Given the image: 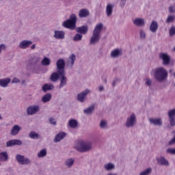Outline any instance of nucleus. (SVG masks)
<instances>
[{"instance_id":"27","label":"nucleus","mask_w":175,"mask_h":175,"mask_svg":"<svg viewBox=\"0 0 175 175\" xmlns=\"http://www.w3.org/2000/svg\"><path fill=\"white\" fill-rule=\"evenodd\" d=\"M51 98H52L51 94L50 93L46 94L42 97L41 102H42V103H47V102H50V100H51Z\"/></svg>"},{"instance_id":"63","label":"nucleus","mask_w":175,"mask_h":175,"mask_svg":"<svg viewBox=\"0 0 175 175\" xmlns=\"http://www.w3.org/2000/svg\"><path fill=\"white\" fill-rule=\"evenodd\" d=\"M2 164L0 163V166H1Z\"/></svg>"},{"instance_id":"46","label":"nucleus","mask_w":175,"mask_h":175,"mask_svg":"<svg viewBox=\"0 0 175 175\" xmlns=\"http://www.w3.org/2000/svg\"><path fill=\"white\" fill-rule=\"evenodd\" d=\"M170 36H174L175 35V27H171V28L170 29Z\"/></svg>"},{"instance_id":"29","label":"nucleus","mask_w":175,"mask_h":175,"mask_svg":"<svg viewBox=\"0 0 175 175\" xmlns=\"http://www.w3.org/2000/svg\"><path fill=\"white\" fill-rule=\"evenodd\" d=\"M133 23L137 27H143L144 25V19L137 18L134 20Z\"/></svg>"},{"instance_id":"19","label":"nucleus","mask_w":175,"mask_h":175,"mask_svg":"<svg viewBox=\"0 0 175 175\" xmlns=\"http://www.w3.org/2000/svg\"><path fill=\"white\" fill-rule=\"evenodd\" d=\"M122 55V51L116 49L111 51V58H118V57H121Z\"/></svg>"},{"instance_id":"33","label":"nucleus","mask_w":175,"mask_h":175,"mask_svg":"<svg viewBox=\"0 0 175 175\" xmlns=\"http://www.w3.org/2000/svg\"><path fill=\"white\" fill-rule=\"evenodd\" d=\"M87 31H88V27L87 26H81L77 29V31L79 33H87Z\"/></svg>"},{"instance_id":"3","label":"nucleus","mask_w":175,"mask_h":175,"mask_svg":"<svg viewBox=\"0 0 175 175\" xmlns=\"http://www.w3.org/2000/svg\"><path fill=\"white\" fill-rule=\"evenodd\" d=\"M76 23H77V16L76 14H72L69 19L62 23V27L68 29H76Z\"/></svg>"},{"instance_id":"49","label":"nucleus","mask_w":175,"mask_h":175,"mask_svg":"<svg viewBox=\"0 0 175 175\" xmlns=\"http://www.w3.org/2000/svg\"><path fill=\"white\" fill-rule=\"evenodd\" d=\"M120 8H124L126 3V0H118Z\"/></svg>"},{"instance_id":"22","label":"nucleus","mask_w":175,"mask_h":175,"mask_svg":"<svg viewBox=\"0 0 175 175\" xmlns=\"http://www.w3.org/2000/svg\"><path fill=\"white\" fill-rule=\"evenodd\" d=\"M75 61H76V55H72L68 59L67 66H69V68H72V66L75 65Z\"/></svg>"},{"instance_id":"41","label":"nucleus","mask_w":175,"mask_h":175,"mask_svg":"<svg viewBox=\"0 0 175 175\" xmlns=\"http://www.w3.org/2000/svg\"><path fill=\"white\" fill-rule=\"evenodd\" d=\"M107 126V121L103 120H101L100 122V127L102 128L103 129H105Z\"/></svg>"},{"instance_id":"4","label":"nucleus","mask_w":175,"mask_h":175,"mask_svg":"<svg viewBox=\"0 0 175 175\" xmlns=\"http://www.w3.org/2000/svg\"><path fill=\"white\" fill-rule=\"evenodd\" d=\"M74 148L79 152H85L88 151V144L84 141H78L75 143Z\"/></svg>"},{"instance_id":"34","label":"nucleus","mask_w":175,"mask_h":175,"mask_svg":"<svg viewBox=\"0 0 175 175\" xmlns=\"http://www.w3.org/2000/svg\"><path fill=\"white\" fill-rule=\"evenodd\" d=\"M29 137H30V139H33L34 140H36L39 138V134H38L35 131H31L29 133Z\"/></svg>"},{"instance_id":"57","label":"nucleus","mask_w":175,"mask_h":175,"mask_svg":"<svg viewBox=\"0 0 175 175\" xmlns=\"http://www.w3.org/2000/svg\"><path fill=\"white\" fill-rule=\"evenodd\" d=\"M113 87H116V81H114L112 83Z\"/></svg>"},{"instance_id":"35","label":"nucleus","mask_w":175,"mask_h":175,"mask_svg":"<svg viewBox=\"0 0 175 175\" xmlns=\"http://www.w3.org/2000/svg\"><path fill=\"white\" fill-rule=\"evenodd\" d=\"M58 72H53L51 75V81H57L58 79H59V75H58Z\"/></svg>"},{"instance_id":"31","label":"nucleus","mask_w":175,"mask_h":175,"mask_svg":"<svg viewBox=\"0 0 175 175\" xmlns=\"http://www.w3.org/2000/svg\"><path fill=\"white\" fill-rule=\"evenodd\" d=\"M51 90H54V85L53 84H45L42 86V91H44V92Z\"/></svg>"},{"instance_id":"2","label":"nucleus","mask_w":175,"mask_h":175,"mask_svg":"<svg viewBox=\"0 0 175 175\" xmlns=\"http://www.w3.org/2000/svg\"><path fill=\"white\" fill-rule=\"evenodd\" d=\"M154 76L157 81L162 83V81H165L167 79V70L163 67H158L154 69Z\"/></svg>"},{"instance_id":"18","label":"nucleus","mask_w":175,"mask_h":175,"mask_svg":"<svg viewBox=\"0 0 175 175\" xmlns=\"http://www.w3.org/2000/svg\"><path fill=\"white\" fill-rule=\"evenodd\" d=\"M12 81V79L10 78H4L0 79V87H2V88H6L9 83Z\"/></svg>"},{"instance_id":"23","label":"nucleus","mask_w":175,"mask_h":175,"mask_svg":"<svg viewBox=\"0 0 175 175\" xmlns=\"http://www.w3.org/2000/svg\"><path fill=\"white\" fill-rule=\"evenodd\" d=\"M9 159V154L8 152L4 151L0 152V162H6Z\"/></svg>"},{"instance_id":"53","label":"nucleus","mask_w":175,"mask_h":175,"mask_svg":"<svg viewBox=\"0 0 175 175\" xmlns=\"http://www.w3.org/2000/svg\"><path fill=\"white\" fill-rule=\"evenodd\" d=\"M92 148V142H88V150Z\"/></svg>"},{"instance_id":"7","label":"nucleus","mask_w":175,"mask_h":175,"mask_svg":"<svg viewBox=\"0 0 175 175\" xmlns=\"http://www.w3.org/2000/svg\"><path fill=\"white\" fill-rule=\"evenodd\" d=\"M136 125V115L132 113L126 121V128H133Z\"/></svg>"},{"instance_id":"60","label":"nucleus","mask_w":175,"mask_h":175,"mask_svg":"<svg viewBox=\"0 0 175 175\" xmlns=\"http://www.w3.org/2000/svg\"><path fill=\"white\" fill-rule=\"evenodd\" d=\"M0 120H2V116L0 115Z\"/></svg>"},{"instance_id":"8","label":"nucleus","mask_w":175,"mask_h":175,"mask_svg":"<svg viewBox=\"0 0 175 175\" xmlns=\"http://www.w3.org/2000/svg\"><path fill=\"white\" fill-rule=\"evenodd\" d=\"M32 41L29 40H23L18 43V47L21 50H27L32 44Z\"/></svg>"},{"instance_id":"59","label":"nucleus","mask_w":175,"mask_h":175,"mask_svg":"<svg viewBox=\"0 0 175 175\" xmlns=\"http://www.w3.org/2000/svg\"><path fill=\"white\" fill-rule=\"evenodd\" d=\"M173 72V70H170V73H172Z\"/></svg>"},{"instance_id":"25","label":"nucleus","mask_w":175,"mask_h":175,"mask_svg":"<svg viewBox=\"0 0 175 175\" xmlns=\"http://www.w3.org/2000/svg\"><path fill=\"white\" fill-rule=\"evenodd\" d=\"M149 122L150 124H152V125H157L158 126H161L162 125V119L158 118V119H152L150 118Z\"/></svg>"},{"instance_id":"58","label":"nucleus","mask_w":175,"mask_h":175,"mask_svg":"<svg viewBox=\"0 0 175 175\" xmlns=\"http://www.w3.org/2000/svg\"><path fill=\"white\" fill-rule=\"evenodd\" d=\"M22 84H25V80H22Z\"/></svg>"},{"instance_id":"48","label":"nucleus","mask_w":175,"mask_h":175,"mask_svg":"<svg viewBox=\"0 0 175 175\" xmlns=\"http://www.w3.org/2000/svg\"><path fill=\"white\" fill-rule=\"evenodd\" d=\"M18 83H21V81L17 77L13 78L12 81V84H18Z\"/></svg>"},{"instance_id":"62","label":"nucleus","mask_w":175,"mask_h":175,"mask_svg":"<svg viewBox=\"0 0 175 175\" xmlns=\"http://www.w3.org/2000/svg\"><path fill=\"white\" fill-rule=\"evenodd\" d=\"M174 77H175V72L174 73Z\"/></svg>"},{"instance_id":"61","label":"nucleus","mask_w":175,"mask_h":175,"mask_svg":"<svg viewBox=\"0 0 175 175\" xmlns=\"http://www.w3.org/2000/svg\"><path fill=\"white\" fill-rule=\"evenodd\" d=\"M1 100H2V98H1V97H0V101H1Z\"/></svg>"},{"instance_id":"17","label":"nucleus","mask_w":175,"mask_h":175,"mask_svg":"<svg viewBox=\"0 0 175 175\" xmlns=\"http://www.w3.org/2000/svg\"><path fill=\"white\" fill-rule=\"evenodd\" d=\"M157 161L159 165H161L162 166H169V161L166 160L165 157L161 156L157 159Z\"/></svg>"},{"instance_id":"32","label":"nucleus","mask_w":175,"mask_h":175,"mask_svg":"<svg viewBox=\"0 0 175 175\" xmlns=\"http://www.w3.org/2000/svg\"><path fill=\"white\" fill-rule=\"evenodd\" d=\"M87 16H88V10L85 9H82L79 10V16L81 18H84V17H87Z\"/></svg>"},{"instance_id":"42","label":"nucleus","mask_w":175,"mask_h":175,"mask_svg":"<svg viewBox=\"0 0 175 175\" xmlns=\"http://www.w3.org/2000/svg\"><path fill=\"white\" fill-rule=\"evenodd\" d=\"M49 124L51 125H57V120L54 118L53 117H51L49 118Z\"/></svg>"},{"instance_id":"16","label":"nucleus","mask_w":175,"mask_h":175,"mask_svg":"<svg viewBox=\"0 0 175 175\" xmlns=\"http://www.w3.org/2000/svg\"><path fill=\"white\" fill-rule=\"evenodd\" d=\"M53 38H55V39H60V40L65 39V32L62 31L55 30L54 31Z\"/></svg>"},{"instance_id":"30","label":"nucleus","mask_w":175,"mask_h":175,"mask_svg":"<svg viewBox=\"0 0 175 175\" xmlns=\"http://www.w3.org/2000/svg\"><path fill=\"white\" fill-rule=\"evenodd\" d=\"M47 155V149L43 148L37 154L38 158H44Z\"/></svg>"},{"instance_id":"10","label":"nucleus","mask_w":175,"mask_h":175,"mask_svg":"<svg viewBox=\"0 0 175 175\" xmlns=\"http://www.w3.org/2000/svg\"><path fill=\"white\" fill-rule=\"evenodd\" d=\"M159 57L163 61V65H169L170 64V56L167 53H161L159 54Z\"/></svg>"},{"instance_id":"45","label":"nucleus","mask_w":175,"mask_h":175,"mask_svg":"<svg viewBox=\"0 0 175 175\" xmlns=\"http://www.w3.org/2000/svg\"><path fill=\"white\" fill-rule=\"evenodd\" d=\"M2 51H6V44H0V54L2 53Z\"/></svg>"},{"instance_id":"44","label":"nucleus","mask_w":175,"mask_h":175,"mask_svg":"<svg viewBox=\"0 0 175 175\" xmlns=\"http://www.w3.org/2000/svg\"><path fill=\"white\" fill-rule=\"evenodd\" d=\"M174 16H169L166 20V22L169 24L170 23H173L174 21Z\"/></svg>"},{"instance_id":"9","label":"nucleus","mask_w":175,"mask_h":175,"mask_svg":"<svg viewBox=\"0 0 175 175\" xmlns=\"http://www.w3.org/2000/svg\"><path fill=\"white\" fill-rule=\"evenodd\" d=\"M59 76L60 77L59 88H64L68 81V78L65 77V71H59Z\"/></svg>"},{"instance_id":"39","label":"nucleus","mask_w":175,"mask_h":175,"mask_svg":"<svg viewBox=\"0 0 175 175\" xmlns=\"http://www.w3.org/2000/svg\"><path fill=\"white\" fill-rule=\"evenodd\" d=\"M169 118H175V109H171L168 111Z\"/></svg>"},{"instance_id":"28","label":"nucleus","mask_w":175,"mask_h":175,"mask_svg":"<svg viewBox=\"0 0 175 175\" xmlns=\"http://www.w3.org/2000/svg\"><path fill=\"white\" fill-rule=\"evenodd\" d=\"M113 8H114V5H113L110 3L107 4V5L106 7V13H107V17H110V16H111V14L113 13Z\"/></svg>"},{"instance_id":"43","label":"nucleus","mask_w":175,"mask_h":175,"mask_svg":"<svg viewBox=\"0 0 175 175\" xmlns=\"http://www.w3.org/2000/svg\"><path fill=\"white\" fill-rule=\"evenodd\" d=\"M166 152L167 154H171V155H175V148H167L166 150Z\"/></svg>"},{"instance_id":"55","label":"nucleus","mask_w":175,"mask_h":175,"mask_svg":"<svg viewBox=\"0 0 175 175\" xmlns=\"http://www.w3.org/2000/svg\"><path fill=\"white\" fill-rule=\"evenodd\" d=\"M105 90V88L103 86H100L99 88V91H103Z\"/></svg>"},{"instance_id":"64","label":"nucleus","mask_w":175,"mask_h":175,"mask_svg":"<svg viewBox=\"0 0 175 175\" xmlns=\"http://www.w3.org/2000/svg\"><path fill=\"white\" fill-rule=\"evenodd\" d=\"M5 1H9V0H5Z\"/></svg>"},{"instance_id":"14","label":"nucleus","mask_w":175,"mask_h":175,"mask_svg":"<svg viewBox=\"0 0 175 175\" xmlns=\"http://www.w3.org/2000/svg\"><path fill=\"white\" fill-rule=\"evenodd\" d=\"M23 142L20 139H12L6 142L8 147H13V146H21Z\"/></svg>"},{"instance_id":"36","label":"nucleus","mask_w":175,"mask_h":175,"mask_svg":"<svg viewBox=\"0 0 175 175\" xmlns=\"http://www.w3.org/2000/svg\"><path fill=\"white\" fill-rule=\"evenodd\" d=\"M96 107V104L94 103L88 107V116H91Z\"/></svg>"},{"instance_id":"1","label":"nucleus","mask_w":175,"mask_h":175,"mask_svg":"<svg viewBox=\"0 0 175 175\" xmlns=\"http://www.w3.org/2000/svg\"><path fill=\"white\" fill-rule=\"evenodd\" d=\"M102 29H103V23L96 25L93 31V34L90 38V44L91 46H95V44H98V43L100 42L101 38L100 32H102Z\"/></svg>"},{"instance_id":"24","label":"nucleus","mask_w":175,"mask_h":175,"mask_svg":"<svg viewBox=\"0 0 175 175\" xmlns=\"http://www.w3.org/2000/svg\"><path fill=\"white\" fill-rule=\"evenodd\" d=\"M65 136H66V133L64 132L59 133L54 139L55 143H58V142H61L62 139H64Z\"/></svg>"},{"instance_id":"47","label":"nucleus","mask_w":175,"mask_h":175,"mask_svg":"<svg viewBox=\"0 0 175 175\" xmlns=\"http://www.w3.org/2000/svg\"><path fill=\"white\" fill-rule=\"evenodd\" d=\"M170 126H175V118H169Z\"/></svg>"},{"instance_id":"50","label":"nucleus","mask_w":175,"mask_h":175,"mask_svg":"<svg viewBox=\"0 0 175 175\" xmlns=\"http://www.w3.org/2000/svg\"><path fill=\"white\" fill-rule=\"evenodd\" d=\"M145 84H146V85H148L150 87L151 84H152V81H151V79H146Z\"/></svg>"},{"instance_id":"12","label":"nucleus","mask_w":175,"mask_h":175,"mask_svg":"<svg viewBox=\"0 0 175 175\" xmlns=\"http://www.w3.org/2000/svg\"><path fill=\"white\" fill-rule=\"evenodd\" d=\"M56 65L58 74H59V72H65V61L64 59H60L57 60Z\"/></svg>"},{"instance_id":"15","label":"nucleus","mask_w":175,"mask_h":175,"mask_svg":"<svg viewBox=\"0 0 175 175\" xmlns=\"http://www.w3.org/2000/svg\"><path fill=\"white\" fill-rule=\"evenodd\" d=\"M73 165H75L74 158H68L64 161V166L67 169H71V167H73Z\"/></svg>"},{"instance_id":"6","label":"nucleus","mask_w":175,"mask_h":175,"mask_svg":"<svg viewBox=\"0 0 175 175\" xmlns=\"http://www.w3.org/2000/svg\"><path fill=\"white\" fill-rule=\"evenodd\" d=\"M39 111H40V106L38 105H29L27 108V113L28 116H33L35 114H38Z\"/></svg>"},{"instance_id":"56","label":"nucleus","mask_w":175,"mask_h":175,"mask_svg":"<svg viewBox=\"0 0 175 175\" xmlns=\"http://www.w3.org/2000/svg\"><path fill=\"white\" fill-rule=\"evenodd\" d=\"M85 114H88V109L84 110Z\"/></svg>"},{"instance_id":"52","label":"nucleus","mask_w":175,"mask_h":175,"mask_svg":"<svg viewBox=\"0 0 175 175\" xmlns=\"http://www.w3.org/2000/svg\"><path fill=\"white\" fill-rule=\"evenodd\" d=\"M140 38L142 39H144L146 38V33L143 30L140 31Z\"/></svg>"},{"instance_id":"51","label":"nucleus","mask_w":175,"mask_h":175,"mask_svg":"<svg viewBox=\"0 0 175 175\" xmlns=\"http://www.w3.org/2000/svg\"><path fill=\"white\" fill-rule=\"evenodd\" d=\"M169 12L170 13H175V7L172 5L170 6Z\"/></svg>"},{"instance_id":"38","label":"nucleus","mask_w":175,"mask_h":175,"mask_svg":"<svg viewBox=\"0 0 175 175\" xmlns=\"http://www.w3.org/2000/svg\"><path fill=\"white\" fill-rule=\"evenodd\" d=\"M83 38V36L81 34L79 33H77L72 38V40H74V42H79V40H81Z\"/></svg>"},{"instance_id":"21","label":"nucleus","mask_w":175,"mask_h":175,"mask_svg":"<svg viewBox=\"0 0 175 175\" xmlns=\"http://www.w3.org/2000/svg\"><path fill=\"white\" fill-rule=\"evenodd\" d=\"M79 125V122L75 119H69L67 126H70V128H72V129H76V127Z\"/></svg>"},{"instance_id":"26","label":"nucleus","mask_w":175,"mask_h":175,"mask_svg":"<svg viewBox=\"0 0 175 175\" xmlns=\"http://www.w3.org/2000/svg\"><path fill=\"white\" fill-rule=\"evenodd\" d=\"M51 64V59L47 57H44L41 60V65L42 66H49Z\"/></svg>"},{"instance_id":"20","label":"nucleus","mask_w":175,"mask_h":175,"mask_svg":"<svg viewBox=\"0 0 175 175\" xmlns=\"http://www.w3.org/2000/svg\"><path fill=\"white\" fill-rule=\"evenodd\" d=\"M158 22L157 21H152L150 25V31L155 33L158 31Z\"/></svg>"},{"instance_id":"5","label":"nucleus","mask_w":175,"mask_h":175,"mask_svg":"<svg viewBox=\"0 0 175 175\" xmlns=\"http://www.w3.org/2000/svg\"><path fill=\"white\" fill-rule=\"evenodd\" d=\"M15 159L19 165H23L24 166L27 165H31V159L29 158L25 157V156L23 154H17L15 156Z\"/></svg>"},{"instance_id":"13","label":"nucleus","mask_w":175,"mask_h":175,"mask_svg":"<svg viewBox=\"0 0 175 175\" xmlns=\"http://www.w3.org/2000/svg\"><path fill=\"white\" fill-rule=\"evenodd\" d=\"M23 127H21V126L18 124H14L11 129L10 134L12 135V136H16V135H18L20 131H21Z\"/></svg>"},{"instance_id":"37","label":"nucleus","mask_w":175,"mask_h":175,"mask_svg":"<svg viewBox=\"0 0 175 175\" xmlns=\"http://www.w3.org/2000/svg\"><path fill=\"white\" fill-rule=\"evenodd\" d=\"M104 167L105 170H113V169H114V164L111 163H109L107 164H105L104 165Z\"/></svg>"},{"instance_id":"40","label":"nucleus","mask_w":175,"mask_h":175,"mask_svg":"<svg viewBox=\"0 0 175 175\" xmlns=\"http://www.w3.org/2000/svg\"><path fill=\"white\" fill-rule=\"evenodd\" d=\"M152 170L151 168H148L145 171L142 172L141 173H139V175H148V174H151Z\"/></svg>"},{"instance_id":"54","label":"nucleus","mask_w":175,"mask_h":175,"mask_svg":"<svg viewBox=\"0 0 175 175\" xmlns=\"http://www.w3.org/2000/svg\"><path fill=\"white\" fill-rule=\"evenodd\" d=\"M35 49H36V44H33L31 46V50H35Z\"/></svg>"},{"instance_id":"11","label":"nucleus","mask_w":175,"mask_h":175,"mask_svg":"<svg viewBox=\"0 0 175 175\" xmlns=\"http://www.w3.org/2000/svg\"><path fill=\"white\" fill-rule=\"evenodd\" d=\"M87 95H88V90H85V91L78 94L77 99L79 102L83 103L85 102V99H87Z\"/></svg>"}]
</instances>
